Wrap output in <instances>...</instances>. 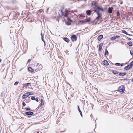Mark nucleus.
Returning a JSON list of instances; mask_svg holds the SVG:
<instances>
[{
	"mask_svg": "<svg viewBox=\"0 0 133 133\" xmlns=\"http://www.w3.org/2000/svg\"><path fill=\"white\" fill-rule=\"evenodd\" d=\"M93 11H94L96 13V14L98 16L94 20V21L97 20L96 22H97L99 20V19L102 16V14H100L99 11L96 10H94Z\"/></svg>",
	"mask_w": 133,
	"mask_h": 133,
	"instance_id": "nucleus-1",
	"label": "nucleus"
},
{
	"mask_svg": "<svg viewBox=\"0 0 133 133\" xmlns=\"http://www.w3.org/2000/svg\"><path fill=\"white\" fill-rule=\"evenodd\" d=\"M125 90V87L124 85H122L119 86L118 88V91L122 93H123Z\"/></svg>",
	"mask_w": 133,
	"mask_h": 133,
	"instance_id": "nucleus-2",
	"label": "nucleus"
},
{
	"mask_svg": "<svg viewBox=\"0 0 133 133\" xmlns=\"http://www.w3.org/2000/svg\"><path fill=\"white\" fill-rule=\"evenodd\" d=\"M71 40L72 42L76 41L77 39V37L75 35H72L70 37Z\"/></svg>",
	"mask_w": 133,
	"mask_h": 133,
	"instance_id": "nucleus-3",
	"label": "nucleus"
},
{
	"mask_svg": "<svg viewBox=\"0 0 133 133\" xmlns=\"http://www.w3.org/2000/svg\"><path fill=\"white\" fill-rule=\"evenodd\" d=\"M29 92H27L24 94L22 96V98L24 99L27 98L29 96Z\"/></svg>",
	"mask_w": 133,
	"mask_h": 133,
	"instance_id": "nucleus-4",
	"label": "nucleus"
},
{
	"mask_svg": "<svg viewBox=\"0 0 133 133\" xmlns=\"http://www.w3.org/2000/svg\"><path fill=\"white\" fill-rule=\"evenodd\" d=\"M131 68L132 67L131 65H128L124 68V69L125 70H128L131 69Z\"/></svg>",
	"mask_w": 133,
	"mask_h": 133,
	"instance_id": "nucleus-5",
	"label": "nucleus"
},
{
	"mask_svg": "<svg viewBox=\"0 0 133 133\" xmlns=\"http://www.w3.org/2000/svg\"><path fill=\"white\" fill-rule=\"evenodd\" d=\"M25 114L27 115H32L34 114V112L31 111L25 112Z\"/></svg>",
	"mask_w": 133,
	"mask_h": 133,
	"instance_id": "nucleus-6",
	"label": "nucleus"
},
{
	"mask_svg": "<svg viewBox=\"0 0 133 133\" xmlns=\"http://www.w3.org/2000/svg\"><path fill=\"white\" fill-rule=\"evenodd\" d=\"M103 44L102 43H101L100 44H99L98 45L99 49L98 51H100L101 50Z\"/></svg>",
	"mask_w": 133,
	"mask_h": 133,
	"instance_id": "nucleus-7",
	"label": "nucleus"
},
{
	"mask_svg": "<svg viewBox=\"0 0 133 133\" xmlns=\"http://www.w3.org/2000/svg\"><path fill=\"white\" fill-rule=\"evenodd\" d=\"M113 8L112 7H109L108 8V12L109 13H112Z\"/></svg>",
	"mask_w": 133,
	"mask_h": 133,
	"instance_id": "nucleus-8",
	"label": "nucleus"
},
{
	"mask_svg": "<svg viewBox=\"0 0 133 133\" xmlns=\"http://www.w3.org/2000/svg\"><path fill=\"white\" fill-rule=\"evenodd\" d=\"M41 103L40 105H39L38 106V108H39L41 107H42V105H43L44 104L43 101L42 99H41Z\"/></svg>",
	"mask_w": 133,
	"mask_h": 133,
	"instance_id": "nucleus-9",
	"label": "nucleus"
},
{
	"mask_svg": "<svg viewBox=\"0 0 133 133\" xmlns=\"http://www.w3.org/2000/svg\"><path fill=\"white\" fill-rule=\"evenodd\" d=\"M92 11L91 10H88L86 11V14L88 15H90L91 14Z\"/></svg>",
	"mask_w": 133,
	"mask_h": 133,
	"instance_id": "nucleus-10",
	"label": "nucleus"
},
{
	"mask_svg": "<svg viewBox=\"0 0 133 133\" xmlns=\"http://www.w3.org/2000/svg\"><path fill=\"white\" fill-rule=\"evenodd\" d=\"M97 9L99 10H101L102 12H103L104 11V9L101 7L98 6L97 7Z\"/></svg>",
	"mask_w": 133,
	"mask_h": 133,
	"instance_id": "nucleus-11",
	"label": "nucleus"
},
{
	"mask_svg": "<svg viewBox=\"0 0 133 133\" xmlns=\"http://www.w3.org/2000/svg\"><path fill=\"white\" fill-rule=\"evenodd\" d=\"M31 83H26L25 84H23V88L25 87L26 88L28 87V86L29 85H30V86H31Z\"/></svg>",
	"mask_w": 133,
	"mask_h": 133,
	"instance_id": "nucleus-12",
	"label": "nucleus"
},
{
	"mask_svg": "<svg viewBox=\"0 0 133 133\" xmlns=\"http://www.w3.org/2000/svg\"><path fill=\"white\" fill-rule=\"evenodd\" d=\"M63 40L67 43H69L70 41V39L66 37H64L63 38Z\"/></svg>",
	"mask_w": 133,
	"mask_h": 133,
	"instance_id": "nucleus-13",
	"label": "nucleus"
},
{
	"mask_svg": "<svg viewBox=\"0 0 133 133\" xmlns=\"http://www.w3.org/2000/svg\"><path fill=\"white\" fill-rule=\"evenodd\" d=\"M91 18H89L87 19H86L84 20V22H90L91 21Z\"/></svg>",
	"mask_w": 133,
	"mask_h": 133,
	"instance_id": "nucleus-14",
	"label": "nucleus"
},
{
	"mask_svg": "<svg viewBox=\"0 0 133 133\" xmlns=\"http://www.w3.org/2000/svg\"><path fill=\"white\" fill-rule=\"evenodd\" d=\"M97 3L96 2H95V1H93L92 2L91 5H92V6H94L95 7H97Z\"/></svg>",
	"mask_w": 133,
	"mask_h": 133,
	"instance_id": "nucleus-15",
	"label": "nucleus"
},
{
	"mask_svg": "<svg viewBox=\"0 0 133 133\" xmlns=\"http://www.w3.org/2000/svg\"><path fill=\"white\" fill-rule=\"evenodd\" d=\"M77 107H78V111H79V112L80 113V115H81V116L82 117H83V115H82V112L81 111V110H80V109L79 108V105H78L77 106Z\"/></svg>",
	"mask_w": 133,
	"mask_h": 133,
	"instance_id": "nucleus-16",
	"label": "nucleus"
},
{
	"mask_svg": "<svg viewBox=\"0 0 133 133\" xmlns=\"http://www.w3.org/2000/svg\"><path fill=\"white\" fill-rule=\"evenodd\" d=\"M103 64L105 65H109L108 63L106 60L103 61Z\"/></svg>",
	"mask_w": 133,
	"mask_h": 133,
	"instance_id": "nucleus-17",
	"label": "nucleus"
},
{
	"mask_svg": "<svg viewBox=\"0 0 133 133\" xmlns=\"http://www.w3.org/2000/svg\"><path fill=\"white\" fill-rule=\"evenodd\" d=\"M103 35H101L97 37V39L98 41H100L103 38Z\"/></svg>",
	"mask_w": 133,
	"mask_h": 133,
	"instance_id": "nucleus-18",
	"label": "nucleus"
},
{
	"mask_svg": "<svg viewBox=\"0 0 133 133\" xmlns=\"http://www.w3.org/2000/svg\"><path fill=\"white\" fill-rule=\"evenodd\" d=\"M127 74V73L125 72H120L119 74V76H124L125 75Z\"/></svg>",
	"mask_w": 133,
	"mask_h": 133,
	"instance_id": "nucleus-19",
	"label": "nucleus"
},
{
	"mask_svg": "<svg viewBox=\"0 0 133 133\" xmlns=\"http://www.w3.org/2000/svg\"><path fill=\"white\" fill-rule=\"evenodd\" d=\"M112 72L114 74L116 75L118 74L119 72L115 70H113L112 71Z\"/></svg>",
	"mask_w": 133,
	"mask_h": 133,
	"instance_id": "nucleus-20",
	"label": "nucleus"
},
{
	"mask_svg": "<svg viewBox=\"0 0 133 133\" xmlns=\"http://www.w3.org/2000/svg\"><path fill=\"white\" fill-rule=\"evenodd\" d=\"M127 44L129 46H131L132 45V43L131 41L128 42Z\"/></svg>",
	"mask_w": 133,
	"mask_h": 133,
	"instance_id": "nucleus-21",
	"label": "nucleus"
},
{
	"mask_svg": "<svg viewBox=\"0 0 133 133\" xmlns=\"http://www.w3.org/2000/svg\"><path fill=\"white\" fill-rule=\"evenodd\" d=\"M28 69L29 71L31 72H33L34 71V70L31 67H29Z\"/></svg>",
	"mask_w": 133,
	"mask_h": 133,
	"instance_id": "nucleus-22",
	"label": "nucleus"
},
{
	"mask_svg": "<svg viewBox=\"0 0 133 133\" xmlns=\"http://www.w3.org/2000/svg\"><path fill=\"white\" fill-rule=\"evenodd\" d=\"M105 55H107L109 54V52L107 49L105 50Z\"/></svg>",
	"mask_w": 133,
	"mask_h": 133,
	"instance_id": "nucleus-23",
	"label": "nucleus"
},
{
	"mask_svg": "<svg viewBox=\"0 0 133 133\" xmlns=\"http://www.w3.org/2000/svg\"><path fill=\"white\" fill-rule=\"evenodd\" d=\"M116 39L115 36H113L110 39L111 41H113Z\"/></svg>",
	"mask_w": 133,
	"mask_h": 133,
	"instance_id": "nucleus-24",
	"label": "nucleus"
},
{
	"mask_svg": "<svg viewBox=\"0 0 133 133\" xmlns=\"http://www.w3.org/2000/svg\"><path fill=\"white\" fill-rule=\"evenodd\" d=\"M66 25H70L71 24V23L69 22V21L66 22Z\"/></svg>",
	"mask_w": 133,
	"mask_h": 133,
	"instance_id": "nucleus-25",
	"label": "nucleus"
},
{
	"mask_svg": "<svg viewBox=\"0 0 133 133\" xmlns=\"http://www.w3.org/2000/svg\"><path fill=\"white\" fill-rule=\"evenodd\" d=\"M67 20L69 22H72V20L69 17H67Z\"/></svg>",
	"mask_w": 133,
	"mask_h": 133,
	"instance_id": "nucleus-26",
	"label": "nucleus"
},
{
	"mask_svg": "<svg viewBox=\"0 0 133 133\" xmlns=\"http://www.w3.org/2000/svg\"><path fill=\"white\" fill-rule=\"evenodd\" d=\"M78 16H79L78 18H79L80 19H81V17H85V16H84L83 15H81V14L78 15Z\"/></svg>",
	"mask_w": 133,
	"mask_h": 133,
	"instance_id": "nucleus-27",
	"label": "nucleus"
},
{
	"mask_svg": "<svg viewBox=\"0 0 133 133\" xmlns=\"http://www.w3.org/2000/svg\"><path fill=\"white\" fill-rule=\"evenodd\" d=\"M78 22L80 23H82L83 24H84V22L83 20H79Z\"/></svg>",
	"mask_w": 133,
	"mask_h": 133,
	"instance_id": "nucleus-28",
	"label": "nucleus"
},
{
	"mask_svg": "<svg viewBox=\"0 0 133 133\" xmlns=\"http://www.w3.org/2000/svg\"><path fill=\"white\" fill-rule=\"evenodd\" d=\"M120 13L118 11H117V16L118 17L120 16Z\"/></svg>",
	"mask_w": 133,
	"mask_h": 133,
	"instance_id": "nucleus-29",
	"label": "nucleus"
},
{
	"mask_svg": "<svg viewBox=\"0 0 133 133\" xmlns=\"http://www.w3.org/2000/svg\"><path fill=\"white\" fill-rule=\"evenodd\" d=\"M122 32L124 34H126V35H127V32L125 30H122Z\"/></svg>",
	"mask_w": 133,
	"mask_h": 133,
	"instance_id": "nucleus-30",
	"label": "nucleus"
},
{
	"mask_svg": "<svg viewBox=\"0 0 133 133\" xmlns=\"http://www.w3.org/2000/svg\"><path fill=\"white\" fill-rule=\"evenodd\" d=\"M64 16L65 17H68V13L67 12H65Z\"/></svg>",
	"mask_w": 133,
	"mask_h": 133,
	"instance_id": "nucleus-31",
	"label": "nucleus"
},
{
	"mask_svg": "<svg viewBox=\"0 0 133 133\" xmlns=\"http://www.w3.org/2000/svg\"><path fill=\"white\" fill-rule=\"evenodd\" d=\"M121 81H128V80H129V79L128 78H124V79H120Z\"/></svg>",
	"mask_w": 133,
	"mask_h": 133,
	"instance_id": "nucleus-32",
	"label": "nucleus"
},
{
	"mask_svg": "<svg viewBox=\"0 0 133 133\" xmlns=\"http://www.w3.org/2000/svg\"><path fill=\"white\" fill-rule=\"evenodd\" d=\"M26 99H25L24 101L23 102H22V105H23V107H24L25 106L26 104L24 102V101Z\"/></svg>",
	"mask_w": 133,
	"mask_h": 133,
	"instance_id": "nucleus-33",
	"label": "nucleus"
},
{
	"mask_svg": "<svg viewBox=\"0 0 133 133\" xmlns=\"http://www.w3.org/2000/svg\"><path fill=\"white\" fill-rule=\"evenodd\" d=\"M18 83L19 82L16 81L14 85H17L18 84Z\"/></svg>",
	"mask_w": 133,
	"mask_h": 133,
	"instance_id": "nucleus-34",
	"label": "nucleus"
},
{
	"mask_svg": "<svg viewBox=\"0 0 133 133\" xmlns=\"http://www.w3.org/2000/svg\"><path fill=\"white\" fill-rule=\"evenodd\" d=\"M25 109L27 110H31V109L29 108H27L26 107L25 108Z\"/></svg>",
	"mask_w": 133,
	"mask_h": 133,
	"instance_id": "nucleus-35",
	"label": "nucleus"
},
{
	"mask_svg": "<svg viewBox=\"0 0 133 133\" xmlns=\"http://www.w3.org/2000/svg\"><path fill=\"white\" fill-rule=\"evenodd\" d=\"M35 98L34 96H32L31 98V99L32 100H35Z\"/></svg>",
	"mask_w": 133,
	"mask_h": 133,
	"instance_id": "nucleus-36",
	"label": "nucleus"
},
{
	"mask_svg": "<svg viewBox=\"0 0 133 133\" xmlns=\"http://www.w3.org/2000/svg\"><path fill=\"white\" fill-rule=\"evenodd\" d=\"M130 65H131L132 67L133 66V61H132L130 63Z\"/></svg>",
	"mask_w": 133,
	"mask_h": 133,
	"instance_id": "nucleus-37",
	"label": "nucleus"
},
{
	"mask_svg": "<svg viewBox=\"0 0 133 133\" xmlns=\"http://www.w3.org/2000/svg\"><path fill=\"white\" fill-rule=\"evenodd\" d=\"M115 65L116 66H120V63H116L115 64Z\"/></svg>",
	"mask_w": 133,
	"mask_h": 133,
	"instance_id": "nucleus-38",
	"label": "nucleus"
},
{
	"mask_svg": "<svg viewBox=\"0 0 133 133\" xmlns=\"http://www.w3.org/2000/svg\"><path fill=\"white\" fill-rule=\"evenodd\" d=\"M29 96L31 95H34V94L33 93H32L31 92H29Z\"/></svg>",
	"mask_w": 133,
	"mask_h": 133,
	"instance_id": "nucleus-39",
	"label": "nucleus"
},
{
	"mask_svg": "<svg viewBox=\"0 0 133 133\" xmlns=\"http://www.w3.org/2000/svg\"><path fill=\"white\" fill-rule=\"evenodd\" d=\"M115 38H116V39L117 38H119L120 37L119 36H117V35L115 36Z\"/></svg>",
	"mask_w": 133,
	"mask_h": 133,
	"instance_id": "nucleus-40",
	"label": "nucleus"
},
{
	"mask_svg": "<svg viewBox=\"0 0 133 133\" xmlns=\"http://www.w3.org/2000/svg\"><path fill=\"white\" fill-rule=\"evenodd\" d=\"M35 100L37 102H38V99L37 98H35Z\"/></svg>",
	"mask_w": 133,
	"mask_h": 133,
	"instance_id": "nucleus-41",
	"label": "nucleus"
},
{
	"mask_svg": "<svg viewBox=\"0 0 133 133\" xmlns=\"http://www.w3.org/2000/svg\"><path fill=\"white\" fill-rule=\"evenodd\" d=\"M127 39L129 40H131V38H130L128 37H127Z\"/></svg>",
	"mask_w": 133,
	"mask_h": 133,
	"instance_id": "nucleus-42",
	"label": "nucleus"
},
{
	"mask_svg": "<svg viewBox=\"0 0 133 133\" xmlns=\"http://www.w3.org/2000/svg\"><path fill=\"white\" fill-rule=\"evenodd\" d=\"M31 61V59H29L28 60V63H29Z\"/></svg>",
	"mask_w": 133,
	"mask_h": 133,
	"instance_id": "nucleus-43",
	"label": "nucleus"
},
{
	"mask_svg": "<svg viewBox=\"0 0 133 133\" xmlns=\"http://www.w3.org/2000/svg\"><path fill=\"white\" fill-rule=\"evenodd\" d=\"M41 36L42 38H43V34H42V32L41 33Z\"/></svg>",
	"mask_w": 133,
	"mask_h": 133,
	"instance_id": "nucleus-44",
	"label": "nucleus"
},
{
	"mask_svg": "<svg viewBox=\"0 0 133 133\" xmlns=\"http://www.w3.org/2000/svg\"><path fill=\"white\" fill-rule=\"evenodd\" d=\"M130 54L131 55H132L133 53L131 51H130Z\"/></svg>",
	"mask_w": 133,
	"mask_h": 133,
	"instance_id": "nucleus-45",
	"label": "nucleus"
},
{
	"mask_svg": "<svg viewBox=\"0 0 133 133\" xmlns=\"http://www.w3.org/2000/svg\"><path fill=\"white\" fill-rule=\"evenodd\" d=\"M123 63L120 64V65H121V66H123Z\"/></svg>",
	"mask_w": 133,
	"mask_h": 133,
	"instance_id": "nucleus-46",
	"label": "nucleus"
},
{
	"mask_svg": "<svg viewBox=\"0 0 133 133\" xmlns=\"http://www.w3.org/2000/svg\"><path fill=\"white\" fill-rule=\"evenodd\" d=\"M42 40L43 41V42H44L45 41H44V39H43V38H42Z\"/></svg>",
	"mask_w": 133,
	"mask_h": 133,
	"instance_id": "nucleus-47",
	"label": "nucleus"
},
{
	"mask_svg": "<svg viewBox=\"0 0 133 133\" xmlns=\"http://www.w3.org/2000/svg\"><path fill=\"white\" fill-rule=\"evenodd\" d=\"M127 35H128L129 36H132V35H131L130 34H128V33H127Z\"/></svg>",
	"mask_w": 133,
	"mask_h": 133,
	"instance_id": "nucleus-48",
	"label": "nucleus"
},
{
	"mask_svg": "<svg viewBox=\"0 0 133 133\" xmlns=\"http://www.w3.org/2000/svg\"><path fill=\"white\" fill-rule=\"evenodd\" d=\"M44 42V45H45V41L43 42Z\"/></svg>",
	"mask_w": 133,
	"mask_h": 133,
	"instance_id": "nucleus-49",
	"label": "nucleus"
},
{
	"mask_svg": "<svg viewBox=\"0 0 133 133\" xmlns=\"http://www.w3.org/2000/svg\"><path fill=\"white\" fill-rule=\"evenodd\" d=\"M131 82H133V78L132 79Z\"/></svg>",
	"mask_w": 133,
	"mask_h": 133,
	"instance_id": "nucleus-50",
	"label": "nucleus"
},
{
	"mask_svg": "<svg viewBox=\"0 0 133 133\" xmlns=\"http://www.w3.org/2000/svg\"><path fill=\"white\" fill-rule=\"evenodd\" d=\"M2 59H0V63L1 62Z\"/></svg>",
	"mask_w": 133,
	"mask_h": 133,
	"instance_id": "nucleus-51",
	"label": "nucleus"
},
{
	"mask_svg": "<svg viewBox=\"0 0 133 133\" xmlns=\"http://www.w3.org/2000/svg\"><path fill=\"white\" fill-rule=\"evenodd\" d=\"M31 117V116H28V117L29 118H30Z\"/></svg>",
	"mask_w": 133,
	"mask_h": 133,
	"instance_id": "nucleus-52",
	"label": "nucleus"
},
{
	"mask_svg": "<svg viewBox=\"0 0 133 133\" xmlns=\"http://www.w3.org/2000/svg\"><path fill=\"white\" fill-rule=\"evenodd\" d=\"M36 49H37V51H38V49H37V48H36Z\"/></svg>",
	"mask_w": 133,
	"mask_h": 133,
	"instance_id": "nucleus-53",
	"label": "nucleus"
},
{
	"mask_svg": "<svg viewBox=\"0 0 133 133\" xmlns=\"http://www.w3.org/2000/svg\"><path fill=\"white\" fill-rule=\"evenodd\" d=\"M123 2H121V4H122V3H123Z\"/></svg>",
	"mask_w": 133,
	"mask_h": 133,
	"instance_id": "nucleus-54",
	"label": "nucleus"
},
{
	"mask_svg": "<svg viewBox=\"0 0 133 133\" xmlns=\"http://www.w3.org/2000/svg\"><path fill=\"white\" fill-rule=\"evenodd\" d=\"M49 8H48L47 9V11H48V10H49Z\"/></svg>",
	"mask_w": 133,
	"mask_h": 133,
	"instance_id": "nucleus-55",
	"label": "nucleus"
},
{
	"mask_svg": "<svg viewBox=\"0 0 133 133\" xmlns=\"http://www.w3.org/2000/svg\"><path fill=\"white\" fill-rule=\"evenodd\" d=\"M30 97H28V98H29V99H30Z\"/></svg>",
	"mask_w": 133,
	"mask_h": 133,
	"instance_id": "nucleus-56",
	"label": "nucleus"
},
{
	"mask_svg": "<svg viewBox=\"0 0 133 133\" xmlns=\"http://www.w3.org/2000/svg\"><path fill=\"white\" fill-rule=\"evenodd\" d=\"M38 109V107H37V108H36V109L37 110Z\"/></svg>",
	"mask_w": 133,
	"mask_h": 133,
	"instance_id": "nucleus-57",
	"label": "nucleus"
},
{
	"mask_svg": "<svg viewBox=\"0 0 133 133\" xmlns=\"http://www.w3.org/2000/svg\"><path fill=\"white\" fill-rule=\"evenodd\" d=\"M31 110V111H33L32 110Z\"/></svg>",
	"mask_w": 133,
	"mask_h": 133,
	"instance_id": "nucleus-58",
	"label": "nucleus"
},
{
	"mask_svg": "<svg viewBox=\"0 0 133 133\" xmlns=\"http://www.w3.org/2000/svg\"><path fill=\"white\" fill-rule=\"evenodd\" d=\"M2 84H3V82H2Z\"/></svg>",
	"mask_w": 133,
	"mask_h": 133,
	"instance_id": "nucleus-59",
	"label": "nucleus"
}]
</instances>
